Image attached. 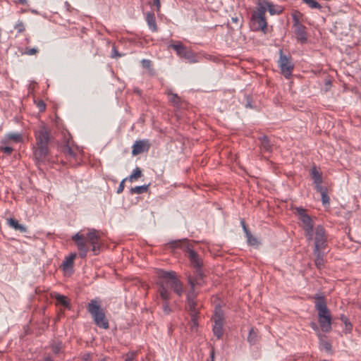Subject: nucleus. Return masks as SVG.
I'll list each match as a JSON object with an SVG mask.
<instances>
[{"mask_svg": "<svg viewBox=\"0 0 361 361\" xmlns=\"http://www.w3.org/2000/svg\"><path fill=\"white\" fill-rule=\"evenodd\" d=\"M293 27H295V34L298 40L302 44H305L307 41V36L306 32V27L302 25L296 14L292 15Z\"/></svg>", "mask_w": 361, "mask_h": 361, "instance_id": "nucleus-13", "label": "nucleus"}, {"mask_svg": "<svg viewBox=\"0 0 361 361\" xmlns=\"http://www.w3.org/2000/svg\"><path fill=\"white\" fill-rule=\"evenodd\" d=\"M37 51H38L37 49L34 47V48H31V49H27L25 51V54L29 55V56H31V55H33V54H36Z\"/></svg>", "mask_w": 361, "mask_h": 361, "instance_id": "nucleus-52", "label": "nucleus"}, {"mask_svg": "<svg viewBox=\"0 0 361 361\" xmlns=\"http://www.w3.org/2000/svg\"><path fill=\"white\" fill-rule=\"evenodd\" d=\"M65 6H66V7L67 8L68 10L71 7L70 4L67 1L65 2Z\"/></svg>", "mask_w": 361, "mask_h": 361, "instance_id": "nucleus-59", "label": "nucleus"}, {"mask_svg": "<svg viewBox=\"0 0 361 361\" xmlns=\"http://www.w3.org/2000/svg\"><path fill=\"white\" fill-rule=\"evenodd\" d=\"M90 358V354L86 353L82 357V361H89Z\"/></svg>", "mask_w": 361, "mask_h": 361, "instance_id": "nucleus-54", "label": "nucleus"}, {"mask_svg": "<svg viewBox=\"0 0 361 361\" xmlns=\"http://www.w3.org/2000/svg\"><path fill=\"white\" fill-rule=\"evenodd\" d=\"M87 311L91 315L95 325L100 329L109 328V320L106 318L104 310L101 307L100 301L97 299L91 300L87 305Z\"/></svg>", "mask_w": 361, "mask_h": 361, "instance_id": "nucleus-4", "label": "nucleus"}, {"mask_svg": "<svg viewBox=\"0 0 361 361\" xmlns=\"http://www.w3.org/2000/svg\"><path fill=\"white\" fill-rule=\"evenodd\" d=\"M240 224L242 226V228H243V232L245 233V235L248 234V233H251L249 231V229H248V228H247V225H246V224L245 222V220L243 219H240Z\"/></svg>", "mask_w": 361, "mask_h": 361, "instance_id": "nucleus-47", "label": "nucleus"}, {"mask_svg": "<svg viewBox=\"0 0 361 361\" xmlns=\"http://www.w3.org/2000/svg\"><path fill=\"white\" fill-rule=\"evenodd\" d=\"M87 240H99V236L97 233V231L95 229H92L89 231L87 233Z\"/></svg>", "mask_w": 361, "mask_h": 361, "instance_id": "nucleus-38", "label": "nucleus"}, {"mask_svg": "<svg viewBox=\"0 0 361 361\" xmlns=\"http://www.w3.org/2000/svg\"><path fill=\"white\" fill-rule=\"evenodd\" d=\"M12 140L16 143H20L23 142L22 134L17 132H10L6 134L5 137L2 139L1 145H6L8 141Z\"/></svg>", "mask_w": 361, "mask_h": 361, "instance_id": "nucleus-17", "label": "nucleus"}, {"mask_svg": "<svg viewBox=\"0 0 361 361\" xmlns=\"http://www.w3.org/2000/svg\"><path fill=\"white\" fill-rule=\"evenodd\" d=\"M295 210V214L298 216V219L302 224L303 230L307 228H314V221L312 217L307 214V211L305 208L302 207H296Z\"/></svg>", "mask_w": 361, "mask_h": 361, "instance_id": "nucleus-12", "label": "nucleus"}, {"mask_svg": "<svg viewBox=\"0 0 361 361\" xmlns=\"http://www.w3.org/2000/svg\"><path fill=\"white\" fill-rule=\"evenodd\" d=\"M311 8H321V5L315 0H302Z\"/></svg>", "mask_w": 361, "mask_h": 361, "instance_id": "nucleus-40", "label": "nucleus"}, {"mask_svg": "<svg viewBox=\"0 0 361 361\" xmlns=\"http://www.w3.org/2000/svg\"><path fill=\"white\" fill-rule=\"evenodd\" d=\"M99 361H107V360L106 357H103V358L100 359Z\"/></svg>", "mask_w": 361, "mask_h": 361, "instance_id": "nucleus-62", "label": "nucleus"}, {"mask_svg": "<svg viewBox=\"0 0 361 361\" xmlns=\"http://www.w3.org/2000/svg\"><path fill=\"white\" fill-rule=\"evenodd\" d=\"M327 245L326 231L323 226L318 225L315 229L314 250H325Z\"/></svg>", "mask_w": 361, "mask_h": 361, "instance_id": "nucleus-10", "label": "nucleus"}, {"mask_svg": "<svg viewBox=\"0 0 361 361\" xmlns=\"http://www.w3.org/2000/svg\"><path fill=\"white\" fill-rule=\"evenodd\" d=\"M278 65L284 77L286 78H289L294 69V64L292 62L291 57L283 54L282 49L279 50Z\"/></svg>", "mask_w": 361, "mask_h": 361, "instance_id": "nucleus-7", "label": "nucleus"}, {"mask_svg": "<svg viewBox=\"0 0 361 361\" xmlns=\"http://www.w3.org/2000/svg\"><path fill=\"white\" fill-rule=\"evenodd\" d=\"M72 239L77 245L78 250H79V256L82 259H85L87 257L89 251L87 244L91 247V250L94 255H98L100 252L99 240H86L84 235L79 233L75 234L72 237Z\"/></svg>", "mask_w": 361, "mask_h": 361, "instance_id": "nucleus-5", "label": "nucleus"}, {"mask_svg": "<svg viewBox=\"0 0 361 361\" xmlns=\"http://www.w3.org/2000/svg\"><path fill=\"white\" fill-rule=\"evenodd\" d=\"M313 253L315 256V266L318 269H322L324 267V257L325 255V250H314Z\"/></svg>", "mask_w": 361, "mask_h": 361, "instance_id": "nucleus-22", "label": "nucleus"}, {"mask_svg": "<svg viewBox=\"0 0 361 361\" xmlns=\"http://www.w3.org/2000/svg\"><path fill=\"white\" fill-rule=\"evenodd\" d=\"M149 184H145L142 185H137L133 188H131L130 190V194H142L146 192L148 190Z\"/></svg>", "mask_w": 361, "mask_h": 361, "instance_id": "nucleus-28", "label": "nucleus"}, {"mask_svg": "<svg viewBox=\"0 0 361 361\" xmlns=\"http://www.w3.org/2000/svg\"><path fill=\"white\" fill-rule=\"evenodd\" d=\"M257 337V334L254 331L253 329H251L247 336V341L250 345H255L256 343Z\"/></svg>", "mask_w": 361, "mask_h": 361, "instance_id": "nucleus-39", "label": "nucleus"}, {"mask_svg": "<svg viewBox=\"0 0 361 361\" xmlns=\"http://www.w3.org/2000/svg\"><path fill=\"white\" fill-rule=\"evenodd\" d=\"M325 337H319L321 347L324 349L326 352L331 351V343L324 339Z\"/></svg>", "mask_w": 361, "mask_h": 361, "instance_id": "nucleus-36", "label": "nucleus"}, {"mask_svg": "<svg viewBox=\"0 0 361 361\" xmlns=\"http://www.w3.org/2000/svg\"><path fill=\"white\" fill-rule=\"evenodd\" d=\"M135 92L137 94H139V95H140V94H141V91H140V90H138V89H137V90H135Z\"/></svg>", "mask_w": 361, "mask_h": 361, "instance_id": "nucleus-61", "label": "nucleus"}, {"mask_svg": "<svg viewBox=\"0 0 361 361\" xmlns=\"http://www.w3.org/2000/svg\"><path fill=\"white\" fill-rule=\"evenodd\" d=\"M8 224L15 229L16 231H18L20 233H26L27 232V228L25 226L20 224L18 223V221L13 218H9L8 219Z\"/></svg>", "mask_w": 361, "mask_h": 361, "instance_id": "nucleus-24", "label": "nucleus"}, {"mask_svg": "<svg viewBox=\"0 0 361 361\" xmlns=\"http://www.w3.org/2000/svg\"><path fill=\"white\" fill-rule=\"evenodd\" d=\"M245 108H249V109H255V106H254L252 104V97L251 95H246L245 96Z\"/></svg>", "mask_w": 361, "mask_h": 361, "instance_id": "nucleus-42", "label": "nucleus"}, {"mask_svg": "<svg viewBox=\"0 0 361 361\" xmlns=\"http://www.w3.org/2000/svg\"><path fill=\"white\" fill-rule=\"evenodd\" d=\"M166 94L170 97L169 102L173 106L178 107L180 106V99L177 94L173 93L171 89H167Z\"/></svg>", "mask_w": 361, "mask_h": 361, "instance_id": "nucleus-25", "label": "nucleus"}, {"mask_svg": "<svg viewBox=\"0 0 361 361\" xmlns=\"http://www.w3.org/2000/svg\"><path fill=\"white\" fill-rule=\"evenodd\" d=\"M305 235L307 241H311L313 239V228L304 229Z\"/></svg>", "mask_w": 361, "mask_h": 361, "instance_id": "nucleus-43", "label": "nucleus"}, {"mask_svg": "<svg viewBox=\"0 0 361 361\" xmlns=\"http://www.w3.org/2000/svg\"><path fill=\"white\" fill-rule=\"evenodd\" d=\"M57 351H58V348H56L55 353H57Z\"/></svg>", "mask_w": 361, "mask_h": 361, "instance_id": "nucleus-64", "label": "nucleus"}, {"mask_svg": "<svg viewBox=\"0 0 361 361\" xmlns=\"http://www.w3.org/2000/svg\"><path fill=\"white\" fill-rule=\"evenodd\" d=\"M160 298L163 300L162 302V310L165 314L168 315L171 312V308L169 306L170 296L167 295L166 290L162 288L161 293H159Z\"/></svg>", "mask_w": 361, "mask_h": 361, "instance_id": "nucleus-19", "label": "nucleus"}, {"mask_svg": "<svg viewBox=\"0 0 361 361\" xmlns=\"http://www.w3.org/2000/svg\"><path fill=\"white\" fill-rule=\"evenodd\" d=\"M310 176L314 184V189H322L323 187L322 185V173L319 171V169L315 166L313 165L310 169Z\"/></svg>", "mask_w": 361, "mask_h": 361, "instance_id": "nucleus-15", "label": "nucleus"}, {"mask_svg": "<svg viewBox=\"0 0 361 361\" xmlns=\"http://www.w3.org/2000/svg\"><path fill=\"white\" fill-rule=\"evenodd\" d=\"M318 322L319 324L320 329L324 333H329L331 329L332 324V316H322L318 317Z\"/></svg>", "mask_w": 361, "mask_h": 361, "instance_id": "nucleus-16", "label": "nucleus"}, {"mask_svg": "<svg viewBox=\"0 0 361 361\" xmlns=\"http://www.w3.org/2000/svg\"><path fill=\"white\" fill-rule=\"evenodd\" d=\"M339 319L345 324L346 333L347 332H351V331L353 329V324L350 322L349 319L345 315H344L343 314H341L339 316Z\"/></svg>", "mask_w": 361, "mask_h": 361, "instance_id": "nucleus-34", "label": "nucleus"}, {"mask_svg": "<svg viewBox=\"0 0 361 361\" xmlns=\"http://www.w3.org/2000/svg\"><path fill=\"white\" fill-rule=\"evenodd\" d=\"M231 20H232L233 22L237 23L238 21V17H234V18H232Z\"/></svg>", "mask_w": 361, "mask_h": 361, "instance_id": "nucleus-57", "label": "nucleus"}, {"mask_svg": "<svg viewBox=\"0 0 361 361\" xmlns=\"http://www.w3.org/2000/svg\"><path fill=\"white\" fill-rule=\"evenodd\" d=\"M0 149H1V151H2L6 155H10L12 153L13 150L11 147L3 146V145L0 146Z\"/></svg>", "mask_w": 361, "mask_h": 361, "instance_id": "nucleus-45", "label": "nucleus"}, {"mask_svg": "<svg viewBox=\"0 0 361 361\" xmlns=\"http://www.w3.org/2000/svg\"><path fill=\"white\" fill-rule=\"evenodd\" d=\"M142 66L145 68H149L151 65H152V62L149 59H142Z\"/></svg>", "mask_w": 361, "mask_h": 361, "instance_id": "nucleus-49", "label": "nucleus"}, {"mask_svg": "<svg viewBox=\"0 0 361 361\" xmlns=\"http://www.w3.org/2000/svg\"><path fill=\"white\" fill-rule=\"evenodd\" d=\"M169 47L173 49L178 56L187 59L190 63L197 62L195 53L192 50L188 49L181 42H179L177 44H171Z\"/></svg>", "mask_w": 361, "mask_h": 361, "instance_id": "nucleus-8", "label": "nucleus"}, {"mask_svg": "<svg viewBox=\"0 0 361 361\" xmlns=\"http://www.w3.org/2000/svg\"><path fill=\"white\" fill-rule=\"evenodd\" d=\"M18 33H21L25 30V25L22 21H18L14 26Z\"/></svg>", "mask_w": 361, "mask_h": 361, "instance_id": "nucleus-44", "label": "nucleus"}, {"mask_svg": "<svg viewBox=\"0 0 361 361\" xmlns=\"http://www.w3.org/2000/svg\"><path fill=\"white\" fill-rule=\"evenodd\" d=\"M142 176V171L140 168L136 167L132 172V173L130 175L127 179H128L130 181H133L134 179H137Z\"/></svg>", "mask_w": 361, "mask_h": 361, "instance_id": "nucleus-37", "label": "nucleus"}, {"mask_svg": "<svg viewBox=\"0 0 361 361\" xmlns=\"http://www.w3.org/2000/svg\"><path fill=\"white\" fill-rule=\"evenodd\" d=\"M212 320L214 322L213 334L218 339H220L224 334L223 326L224 322V312L221 309V305L218 304L215 306Z\"/></svg>", "mask_w": 361, "mask_h": 361, "instance_id": "nucleus-6", "label": "nucleus"}, {"mask_svg": "<svg viewBox=\"0 0 361 361\" xmlns=\"http://www.w3.org/2000/svg\"><path fill=\"white\" fill-rule=\"evenodd\" d=\"M188 311L190 312V317H197L199 316V310L197 307V301L196 300H192V301H186Z\"/></svg>", "mask_w": 361, "mask_h": 361, "instance_id": "nucleus-26", "label": "nucleus"}, {"mask_svg": "<svg viewBox=\"0 0 361 361\" xmlns=\"http://www.w3.org/2000/svg\"><path fill=\"white\" fill-rule=\"evenodd\" d=\"M317 192H319L321 194L322 197V204L324 205L327 203H329V197L327 193V189L326 187H322V189H317L316 190Z\"/></svg>", "mask_w": 361, "mask_h": 361, "instance_id": "nucleus-33", "label": "nucleus"}, {"mask_svg": "<svg viewBox=\"0 0 361 361\" xmlns=\"http://www.w3.org/2000/svg\"><path fill=\"white\" fill-rule=\"evenodd\" d=\"M188 282L190 286V290L186 293V301L196 300L198 292L195 290V283L191 276H188Z\"/></svg>", "mask_w": 361, "mask_h": 361, "instance_id": "nucleus-18", "label": "nucleus"}, {"mask_svg": "<svg viewBox=\"0 0 361 361\" xmlns=\"http://www.w3.org/2000/svg\"><path fill=\"white\" fill-rule=\"evenodd\" d=\"M310 326L317 333L318 337H325L324 335L322 334L320 332L319 326L317 325V323L312 322L310 324Z\"/></svg>", "mask_w": 361, "mask_h": 361, "instance_id": "nucleus-41", "label": "nucleus"}, {"mask_svg": "<svg viewBox=\"0 0 361 361\" xmlns=\"http://www.w3.org/2000/svg\"><path fill=\"white\" fill-rule=\"evenodd\" d=\"M37 106L39 111H44L46 109V104L42 100H39L37 102Z\"/></svg>", "mask_w": 361, "mask_h": 361, "instance_id": "nucleus-48", "label": "nucleus"}, {"mask_svg": "<svg viewBox=\"0 0 361 361\" xmlns=\"http://www.w3.org/2000/svg\"><path fill=\"white\" fill-rule=\"evenodd\" d=\"M210 359L211 360H214V350H212V351L210 352Z\"/></svg>", "mask_w": 361, "mask_h": 361, "instance_id": "nucleus-55", "label": "nucleus"}, {"mask_svg": "<svg viewBox=\"0 0 361 361\" xmlns=\"http://www.w3.org/2000/svg\"><path fill=\"white\" fill-rule=\"evenodd\" d=\"M62 152L67 158H77V154L72 149L68 143L63 147Z\"/></svg>", "mask_w": 361, "mask_h": 361, "instance_id": "nucleus-29", "label": "nucleus"}, {"mask_svg": "<svg viewBox=\"0 0 361 361\" xmlns=\"http://www.w3.org/2000/svg\"><path fill=\"white\" fill-rule=\"evenodd\" d=\"M35 142L32 150L35 165L40 169L42 166L54 164L55 161L51 155L49 147L51 135L49 128L45 125H41L35 131Z\"/></svg>", "mask_w": 361, "mask_h": 361, "instance_id": "nucleus-1", "label": "nucleus"}, {"mask_svg": "<svg viewBox=\"0 0 361 361\" xmlns=\"http://www.w3.org/2000/svg\"><path fill=\"white\" fill-rule=\"evenodd\" d=\"M30 11L32 13H33V14H36V15L39 14V12H38L37 10H35V9H30Z\"/></svg>", "mask_w": 361, "mask_h": 361, "instance_id": "nucleus-56", "label": "nucleus"}, {"mask_svg": "<svg viewBox=\"0 0 361 361\" xmlns=\"http://www.w3.org/2000/svg\"><path fill=\"white\" fill-rule=\"evenodd\" d=\"M270 1L267 0H257V11L253 13L260 16H265L266 12L268 11Z\"/></svg>", "mask_w": 361, "mask_h": 361, "instance_id": "nucleus-21", "label": "nucleus"}, {"mask_svg": "<svg viewBox=\"0 0 361 361\" xmlns=\"http://www.w3.org/2000/svg\"><path fill=\"white\" fill-rule=\"evenodd\" d=\"M198 317H190V330L192 332H197L198 330L199 323H198Z\"/></svg>", "mask_w": 361, "mask_h": 361, "instance_id": "nucleus-35", "label": "nucleus"}, {"mask_svg": "<svg viewBox=\"0 0 361 361\" xmlns=\"http://www.w3.org/2000/svg\"><path fill=\"white\" fill-rule=\"evenodd\" d=\"M55 298L59 305H61L63 307L70 309V302L68 300L66 296L57 293L55 296Z\"/></svg>", "mask_w": 361, "mask_h": 361, "instance_id": "nucleus-31", "label": "nucleus"}, {"mask_svg": "<svg viewBox=\"0 0 361 361\" xmlns=\"http://www.w3.org/2000/svg\"><path fill=\"white\" fill-rule=\"evenodd\" d=\"M146 22L147 23V25L149 27V29L152 32H157V26L156 23V18L155 15L153 12H147L146 13L145 17Z\"/></svg>", "mask_w": 361, "mask_h": 361, "instance_id": "nucleus-23", "label": "nucleus"}, {"mask_svg": "<svg viewBox=\"0 0 361 361\" xmlns=\"http://www.w3.org/2000/svg\"><path fill=\"white\" fill-rule=\"evenodd\" d=\"M121 56V54H119V52L117 51L116 47H113L111 57L116 58V57Z\"/></svg>", "mask_w": 361, "mask_h": 361, "instance_id": "nucleus-50", "label": "nucleus"}, {"mask_svg": "<svg viewBox=\"0 0 361 361\" xmlns=\"http://www.w3.org/2000/svg\"><path fill=\"white\" fill-rule=\"evenodd\" d=\"M150 148V143L147 140H136L132 147V154L133 156L147 152Z\"/></svg>", "mask_w": 361, "mask_h": 361, "instance_id": "nucleus-14", "label": "nucleus"}, {"mask_svg": "<svg viewBox=\"0 0 361 361\" xmlns=\"http://www.w3.org/2000/svg\"><path fill=\"white\" fill-rule=\"evenodd\" d=\"M153 3L156 6L157 11L159 12L161 7L160 0H153Z\"/></svg>", "mask_w": 361, "mask_h": 361, "instance_id": "nucleus-53", "label": "nucleus"}, {"mask_svg": "<svg viewBox=\"0 0 361 361\" xmlns=\"http://www.w3.org/2000/svg\"><path fill=\"white\" fill-rule=\"evenodd\" d=\"M283 8L281 6L274 5L272 2L270 1L268 12L271 16L274 15H280L282 13Z\"/></svg>", "mask_w": 361, "mask_h": 361, "instance_id": "nucleus-27", "label": "nucleus"}, {"mask_svg": "<svg viewBox=\"0 0 361 361\" xmlns=\"http://www.w3.org/2000/svg\"><path fill=\"white\" fill-rule=\"evenodd\" d=\"M76 257V254H71L69 257L66 258V260L63 262V269L66 270L69 268H72L73 263H74V259Z\"/></svg>", "mask_w": 361, "mask_h": 361, "instance_id": "nucleus-32", "label": "nucleus"}, {"mask_svg": "<svg viewBox=\"0 0 361 361\" xmlns=\"http://www.w3.org/2000/svg\"><path fill=\"white\" fill-rule=\"evenodd\" d=\"M326 84H327V85H329V84H331V82H330V80H328V81H327V82H326Z\"/></svg>", "mask_w": 361, "mask_h": 361, "instance_id": "nucleus-63", "label": "nucleus"}, {"mask_svg": "<svg viewBox=\"0 0 361 361\" xmlns=\"http://www.w3.org/2000/svg\"><path fill=\"white\" fill-rule=\"evenodd\" d=\"M178 242H185V244L183 245L182 249L183 252L186 254L188 258L189 259L191 264L195 269L194 278H192L194 280L195 286H202L204 285V274L202 271V262L198 254L193 250L192 246L190 243H188V240L187 238H184L182 240H179L178 241H174L175 243Z\"/></svg>", "mask_w": 361, "mask_h": 361, "instance_id": "nucleus-3", "label": "nucleus"}, {"mask_svg": "<svg viewBox=\"0 0 361 361\" xmlns=\"http://www.w3.org/2000/svg\"><path fill=\"white\" fill-rule=\"evenodd\" d=\"M246 241L248 245L252 247H258L260 245V241L255 236L252 235L251 233L245 235Z\"/></svg>", "mask_w": 361, "mask_h": 361, "instance_id": "nucleus-30", "label": "nucleus"}, {"mask_svg": "<svg viewBox=\"0 0 361 361\" xmlns=\"http://www.w3.org/2000/svg\"><path fill=\"white\" fill-rule=\"evenodd\" d=\"M250 27L252 31H262L267 33V22L266 17L252 13L250 20Z\"/></svg>", "mask_w": 361, "mask_h": 361, "instance_id": "nucleus-9", "label": "nucleus"}, {"mask_svg": "<svg viewBox=\"0 0 361 361\" xmlns=\"http://www.w3.org/2000/svg\"><path fill=\"white\" fill-rule=\"evenodd\" d=\"M157 275L159 278L157 281L159 293H161V289L164 288L167 293V295L171 297V291L169 290V287H170L178 296H182L183 293V283L177 278L175 271L159 269Z\"/></svg>", "mask_w": 361, "mask_h": 361, "instance_id": "nucleus-2", "label": "nucleus"}, {"mask_svg": "<svg viewBox=\"0 0 361 361\" xmlns=\"http://www.w3.org/2000/svg\"><path fill=\"white\" fill-rule=\"evenodd\" d=\"M20 3L22 4H25L27 3V0H19Z\"/></svg>", "mask_w": 361, "mask_h": 361, "instance_id": "nucleus-60", "label": "nucleus"}, {"mask_svg": "<svg viewBox=\"0 0 361 361\" xmlns=\"http://www.w3.org/2000/svg\"><path fill=\"white\" fill-rule=\"evenodd\" d=\"M314 308L317 311L318 317L331 315L326 305V300L323 294L317 293L313 296Z\"/></svg>", "mask_w": 361, "mask_h": 361, "instance_id": "nucleus-11", "label": "nucleus"}, {"mask_svg": "<svg viewBox=\"0 0 361 361\" xmlns=\"http://www.w3.org/2000/svg\"><path fill=\"white\" fill-rule=\"evenodd\" d=\"M44 361H53L50 357H47L44 358Z\"/></svg>", "mask_w": 361, "mask_h": 361, "instance_id": "nucleus-58", "label": "nucleus"}, {"mask_svg": "<svg viewBox=\"0 0 361 361\" xmlns=\"http://www.w3.org/2000/svg\"><path fill=\"white\" fill-rule=\"evenodd\" d=\"M134 360V353H127L125 357L124 361H133Z\"/></svg>", "mask_w": 361, "mask_h": 361, "instance_id": "nucleus-51", "label": "nucleus"}, {"mask_svg": "<svg viewBox=\"0 0 361 361\" xmlns=\"http://www.w3.org/2000/svg\"><path fill=\"white\" fill-rule=\"evenodd\" d=\"M126 180H127V178H126L123 179V180L121 181V183H120V184H119V185H118V188H117V190H116V193H117V194H120V193H121V192L123 191L124 188H125V181H126Z\"/></svg>", "mask_w": 361, "mask_h": 361, "instance_id": "nucleus-46", "label": "nucleus"}, {"mask_svg": "<svg viewBox=\"0 0 361 361\" xmlns=\"http://www.w3.org/2000/svg\"><path fill=\"white\" fill-rule=\"evenodd\" d=\"M258 140L260 142V147L264 152H269V153L272 152L273 145L271 142L268 136L264 135L262 136H260L258 138Z\"/></svg>", "mask_w": 361, "mask_h": 361, "instance_id": "nucleus-20", "label": "nucleus"}]
</instances>
